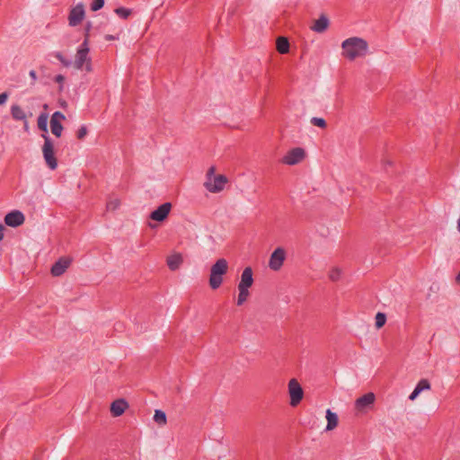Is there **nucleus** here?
<instances>
[{
	"mask_svg": "<svg viewBox=\"0 0 460 460\" xmlns=\"http://www.w3.org/2000/svg\"><path fill=\"white\" fill-rule=\"evenodd\" d=\"M342 57L348 60H355L366 56L368 50L367 42L359 37H351L341 43Z\"/></svg>",
	"mask_w": 460,
	"mask_h": 460,
	"instance_id": "1",
	"label": "nucleus"
},
{
	"mask_svg": "<svg viewBox=\"0 0 460 460\" xmlns=\"http://www.w3.org/2000/svg\"><path fill=\"white\" fill-rule=\"evenodd\" d=\"M216 166H210L205 174L204 188L210 193L217 194L225 190L229 182L228 178L221 173H216Z\"/></svg>",
	"mask_w": 460,
	"mask_h": 460,
	"instance_id": "2",
	"label": "nucleus"
},
{
	"mask_svg": "<svg viewBox=\"0 0 460 460\" xmlns=\"http://www.w3.org/2000/svg\"><path fill=\"white\" fill-rule=\"evenodd\" d=\"M90 49L87 44V39H84V42L77 49L75 55L74 61L71 65L76 70H85L87 73L93 71L92 59L89 56Z\"/></svg>",
	"mask_w": 460,
	"mask_h": 460,
	"instance_id": "3",
	"label": "nucleus"
},
{
	"mask_svg": "<svg viewBox=\"0 0 460 460\" xmlns=\"http://www.w3.org/2000/svg\"><path fill=\"white\" fill-rule=\"evenodd\" d=\"M228 270V262L226 259H218L210 269L209 286L212 289H217L223 283V276Z\"/></svg>",
	"mask_w": 460,
	"mask_h": 460,
	"instance_id": "4",
	"label": "nucleus"
},
{
	"mask_svg": "<svg viewBox=\"0 0 460 460\" xmlns=\"http://www.w3.org/2000/svg\"><path fill=\"white\" fill-rule=\"evenodd\" d=\"M42 137L44 138V145L42 146V155L44 160L49 169L55 170L58 167V162L55 157L54 143L45 134L42 135Z\"/></svg>",
	"mask_w": 460,
	"mask_h": 460,
	"instance_id": "5",
	"label": "nucleus"
},
{
	"mask_svg": "<svg viewBox=\"0 0 460 460\" xmlns=\"http://www.w3.org/2000/svg\"><path fill=\"white\" fill-rule=\"evenodd\" d=\"M376 395L374 393H367L358 397L354 403V409L358 414L367 413L374 407Z\"/></svg>",
	"mask_w": 460,
	"mask_h": 460,
	"instance_id": "6",
	"label": "nucleus"
},
{
	"mask_svg": "<svg viewBox=\"0 0 460 460\" xmlns=\"http://www.w3.org/2000/svg\"><path fill=\"white\" fill-rule=\"evenodd\" d=\"M287 258V252L283 247H277L270 256L269 268L273 271H279Z\"/></svg>",
	"mask_w": 460,
	"mask_h": 460,
	"instance_id": "7",
	"label": "nucleus"
},
{
	"mask_svg": "<svg viewBox=\"0 0 460 460\" xmlns=\"http://www.w3.org/2000/svg\"><path fill=\"white\" fill-rule=\"evenodd\" d=\"M288 394L290 396V405L293 407L296 406L304 397V391L298 381L295 378L288 382Z\"/></svg>",
	"mask_w": 460,
	"mask_h": 460,
	"instance_id": "8",
	"label": "nucleus"
},
{
	"mask_svg": "<svg viewBox=\"0 0 460 460\" xmlns=\"http://www.w3.org/2000/svg\"><path fill=\"white\" fill-rule=\"evenodd\" d=\"M305 157V151L301 147H295L283 156L281 162L288 165H295L301 163Z\"/></svg>",
	"mask_w": 460,
	"mask_h": 460,
	"instance_id": "9",
	"label": "nucleus"
},
{
	"mask_svg": "<svg viewBox=\"0 0 460 460\" xmlns=\"http://www.w3.org/2000/svg\"><path fill=\"white\" fill-rule=\"evenodd\" d=\"M171 210L172 204L170 202L164 203L150 214L149 218L155 222H163L167 218Z\"/></svg>",
	"mask_w": 460,
	"mask_h": 460,
	"instance_id": "10",
	"label": "nucleus"
},
{
	"mask_svg": "<svg viewBox=\"0 0 460 460\" xmlns=\"http://www.w3.org/2000/svg\"><path fill=\"white\" fill-rule=\"evenodd\" d=\"M84 8L82 4H78L75 5L69 13L68 16V23L70 26L74 27L78 25L84 18Z\"/></svg>",
	"mask_w": 460,
	"mask_h": 460,
	"instance_id": "11",
	"label": "nucleus"
},
{
	"mask_svg": "<svg viewBox=\"0 0 460 460\" xmlns=\"http://www.w3.org/2000/svg\"><path fill=\"white\" fill-rule=\"evenodd\" d=\"M24 220V215L19 210H13L4 217V223L11 227L22 226Z\"/></svg>",
	"mask_w": 460,
	"mask_h": 460,
	"instance_id": "12",
	"label": "nucleus"
},
{
	"mask_svg": "<svg viewBox=\"0 0 460 460\" xmlns=\"http://www.w3.org/2000/svg\"><path fill=\"white\" fill-rule=\"evenodd\" d=\"M71 264V259L67 257L60 258L51 268V274L55 277L61 276Z\"/></svg>",
	"mask_w": 460,
	"mask_h": 460,
	"instance_id": "13",
	"label": "nucleus"
},
{
	"mask_svg": "<svg viewBox=\"0 0 460 460\" xmlns=\"http://www.w3.org/2000/svg\"><path fill=\"white\" fill-rule=\"evenodd\" d=\"M253 284L252 270L250 267L245 268L241 275L238 288L249 289Z\"/></svg>",
	"mask_w": 460,
	"mask_h": 460,
	"instance_id": "14",
	"label": "nucleus"
},
{
	"mask_svg": "<svg viewBox=\"0 0 460 460\" xmlns=\"http://www.w3.org/2000/svg\"><path fill=\"white\" fill-rule=\"evenodd\" d=\"M128 408V403L124 399L115 400L111 405V412L114 417L122 415Z\"/></svg>",
	"mask_w": 460,
	"mask_h": 460,
	"instance_id": "15",
	"label": "nucleus"
},
{
	"mask_svg": "<svg viewBox=\"0 0 460 460\" xmlns=\"http://www.w3.org/2000/svg\"><path fill=\"white\" fill-rule=\"evenodd\" d=\"M430 383L428 379H421L418 382L412 393L409 395L411 401H415L420 394L423 391L430 390Z\"/></svg>",
	"mask_w": 460,
	"mask_h": 460,
	"instance_id": "16",
	"label": "nucleus"
},
{
	"mask_svg": "<svg viewBox=\"0 0 460 460\" xmlns=\"http://www.w3.org/2000/svg\"><path fill=\"white\" fill-rule=\"evenodd\" d=\"M325 418L327 420V425L325 428L326 431H332L335 429L339 425V417L336 412L332 411L330 409L326 410Z\"/></svg>",
	"mask_w": 460,
	"mask_h": 460,
	"instance_id": "17",
	"label": "nucleus"
},
{
	"mask_svg": "<svg viewBox=\"0 0 460 460\" xmlns=\"http://www.w3.org/2000/svg\"><path fill=\"white\" fill-rule=\"evenodd\" d=\"M329 27V20L325 15H321V17L314 22V24L311 26V30L315 32L322 33L327 30Z\"/></svg>",
	"mask_w": 460,
	"mask_h": 460,
	"instance_id": "18",
	"label": "nucleus"
},
{
	"mask_svg": "<svg viewBox=\"0 0 460 460\" xmlns=\"http://www.w3.org/2000/svg\"><path fill=\"white\" fill-rule=\"evenodd\" d=\"M277 49L281 54H286L289 50V42L285 37H279L277 39Z\"/></svg>",
	"mask_w": 460,
	"mask_h": 460,
	"instance_id": "19",
	"label": "nucleus"
},
{
	"mask_svg": "<svg viewBox=\"0 0 460 460\" xmlns=\"http://www.w3.org/2000/svg\"><path fill=\"white\" fill-rule=\"evenodd\" d=\"M11 114L16 120H25L26 114L19 105H13L11 107Z\"/></svg>",
	"mask_w": 460,
	"mask_h": 460,
	"instance_id": "20",
	"label": "nucleus"
},
{
	"mask_svg": "<svg viewBox=\"0 0 460 460\" xmlns=\"http://www.w3.org/2000/svg\"><path fill=\"white\" fill-rule=\"evenodd\" d=\"M154 420L159 426H164L167 421L166 414L161 410H155L154 415Z\"/></svg>",
	"mask_w": 460,
	"mask_h": 460,
	"instance_id": "21",
	"label": "nucleus"
},
{
	"mask_svg": "<svg viewBox=\"0 0 460 460\" xmlns=\"http://www.w3.org/2000/svg\"><path fill=\"white\" fill-rule=\"evenodd\" d=\"M48 114L42 113L38 118V127L40 130L47 132L48 131Z\"/></svg>",
	"mask_w": 460,
	"mask_h": 460,
	"instance_id": "22",
	"label": "nucleus"
},
{
	"mask_svg": "<svg viewBox=\"0 0 460 460\" xmlns=\"http://www.w3.org/2000/svg\"><path fill=\"white\" fill-rule=\"evenodd\" d=\"M50 128L52 134L57 137H61L63 131V126L58 121H50Z\"/></svg>",
	"mask_w": 460,
	"mask_h": 460,
	"instance_id": "23",
	"label": "nucleus"
},
{
	"mask_svg": "<svg viewBox=\"0 0 460 460\" xmlns=\"http://www.w3.org/2000/svg\"><path fill=\"white\" fill-rule=\"evenodd\" d=\"M239 294L237 297V305H242L249 297V289L238 288Z\"/></svg>",
	"mask_w": 460,
	"mask_h": 460,
	"instance_id": "24",
	"label": "nucleus"
},
{
	"mask_svg": "<svg viewBox=\"0 0 460 460\" xmlns=\"http://www.w3.org/2000/svg\"><path fill=\"white\" fill-rule=\"evenodd\" d=\"M386 323V316L384 313H377L375 317V325L376 329L382 328Z\"/></svg>",
	"mask_w": 460,
	"mask_h": 460,
	"instance_id": "25",
	"label": "nucleus"
},
{
	"mask_svg": "<svg viewBox=\"0 0 460 460\" xmlns=\"http://www.w3.org/2000/svg\"><path fill=\"white\" fill-rule=\"evenodd\" d=\"M120 206V200L119 199H110L106 204V208L109 211H115Z\"/></svg>",
	"mask_w": 460,
	"mask_h": 460,
	"instance_id": "26",
	"label": "nucleus"
},
{
	"mask_svg": "<svg viewBox=\"0 0 460 460\" xmlns=\"http://www.w3.org/2000/svg\"><path fill=\"white\" fill-rule=\"evenodd\" d=\"M341 276V270L339 268H333L329 272V278L332 281H337L340 279Z\"/></svg>",
	"mask_w": 460,
	"mask_h": 460,
	"instance_id": "27",
	"label": "nucleus"
},
{
	"mask_svg": "<svg viewBox=\"0 0 460 460\" xmlns=\"http://www.w3.org/2000/svg\"><path fill=\"white\" fill-rule=\"evenodd\" d=\"M311 123L314 126L324 128H326V121L323 118L314 117L311 119Z\"/></svg>",
	"mask_w": 460,
	"mask_h": 460,
	"instance_id": "28",
	"label": "nucleus"
},
{
	"mask_svg": "<svg viewBox=\"0 0 460 460\" xmlns=\"http://www.w3.org/2000/svg\"><path fill=\"white\" fill-rule=\"evenodd\" d=\"M65 119L66 116L62 112L56 111L53 113L50 121H58L59 123H61V121Z\"/></svg>",
	"mask_w": 460,
	"mask_h": 460,
	"instance_id": "29",
	"label": "nucleus"
},
{
	"mask_svg": "<svg viewBox=\"0 0 460 460\" xmlns=\"http://www.w3.org/2000/svg\"><path fill=\"white\" fill-rule=\"evenodd\" d=\"M183 255L180 252H174V269L183 263Z\"/></svg>",
	"mask_w": 460,
	"mask_h": 460,
	"instance_id": "30",
	"label": "nucleus"
},
{
	"mask_svg": "<svg viewBox=\"0 0 460 460\" xmlns=\"http://www.w3.org/2000/svg\"><path fill=\"white\" fill-rule=\"evenodd\" d=\"M87 134H88V130L85 126H82L76 132V136H77L78 139H84Z\"/></svg>",
	"mask_w": 460,
	"mask_h": 460,
	"instance_id": "31",
	"label": "nucleus"
},
{
	"mask_svg": "<svg viewBox=\"0 0 460 460\" xmlns=\"http://www.w3.org/2000/svg\"><path fill=\"white\" fill-rule=\"evenodd\" d=\"M104 4V0H94V2L92 4V10L93 11H98L101 9Z\"/></svg>",
	"mask_w": 460,
	"mask_h": 460,
	"instance_id": "32",
	"label": "nucleus"
},
{
	"mask_svg": "<svg viewBox=\"0 0 460 460\" xmlns=\"http://www.w3.org/2000/svg\"><path fill=\"white\" fill-rule=\"evenodd\" d=\"M115 12H116V13H118L119 15H120L123 18H127L130 13L129 10L122 8V7L117 8L115 10Z\"/></svg>",
	"mask_w": 460,
	"mask_h": 460,
	"instance_id": "33",
	"label": "nucleus"
},
{
	"mask_svg": "<svg viewBox=\"0 0 460 460\" xmlns=\"http://www.w3.org/2000/svg\"><path fill=\"white\" fill-rule=\"evenodd\" d=\"M57 58L66 66H68L71 65V62L66 60L61 54H57Z\"/></svg>",
	"mask_w": 460,
	"mask_h": 460,
	"instance_id": "34",
	"label": "nucleus"
},
{
	"mask_svg": "<svg viewBox=\"0 0 460 460\" xmlns=\"http://www.w3.org/2000/svg\"><path fill=\"white\" fill-rule=\"evenodd\" d=\"M8 99V94L6 93H2L0 94V105L5 103Z\"/></svg>",
	"mask_w": 460,
	"mask_h": 460,
	"instance_id": "35",
	"label": "nucleus"
},
{
	"mask_svg": "<svg viewBox=\"0 0 460 460\" xmlns=\"http://www.w3.org/2000/svg\"><path fill=\"white\" fill-rule=\"evenodd\" d=\"M90 29H91V23L89 22V23L86 25V28H85V36H84V39H87V43L89 42V31H90Z\"/></svg>",
	"mask_w": 460,
	"mask_h": 460,
	"instance_id": "36",
	"label": "nucleus"
},
{
	"mask_svg": "<svg viewBox=\"0 0 460 460\" xmlns=\"http://www.w3.org/2000/svg\"><path fill=\"white\" fill-rule=\"evenodd\" d=\"M4 226L2 224H0V241H2L4 238Z\"/></svg>",
	"mask_w": 460,
	"mask_h": 460,
	"instance_id": "37",
	"label": "nucleus"
},
{
	"mask_svg": "<svg viewBox=\"0 0 460 460\" xmlns=\"http://www.w3.org/2000/svg\"><path fill=\"white\" fill-rule=\"evenodd\" d=\"M55 80L58 83H62L65 80V77L63 75H58L56 76Z\"/></svg>",
	"mask_w": 460,
	"mask_h": 460,
	"instance_id": "38",
	"label": "nucleus"
},
{
	"mask_svg": "<svg viewBox=\"0 0 460 460\" xmlns=\"http://www.w3.org/2000/svg\"><path fill=\"white\" fill-rule=\"evenodd\" d=\"M167 264L170 268H172V258H171V257L167 258Z\"/></svg>",
	"mask_w": 460,
	"mask_h": 460,
	"instance_id": "39",
	"label": "nucleus"
},
{
	"mask_svg": "<svg viewBox=\"0 0 460 460\" xmlns=\"http://www.w3.org/2000/svg\"><path fill=\"white\" fill-rule=\"evenodd\" d=\"M30 76L32 79H36V72L34 70L30 71Z\"/></svg>",
	"mask_w": 460,
	"mask_h": 460,
	"instance_id": "40",
	"label": "nucleus"
},
{
	"mask_svg": "<svg viewBox=\"0 0 460 460\" xmlns=\"http://www.w3.org/2000/svg\"><path fill=\"white\" fill-rule=\"evenodd\" d=\"M456 283L457 285H460V272H459V273L456 275Z\"/></svg>",
	"mask_w": 460,
	"mask_h": 460,
	"instance_id": "41",
	"label": "nucleus"
},
{
	"mask_svg": "<svg viewBox=\"0 0 460 460\" xmlns=\"http://www.w3.org/2000/svg\"><path fill=\"white\" fill-rule=\"evenodd\" d=\"M148 226H149V227H151V228H155V227L157 226V225H156V224H155V223H151V222H149V223H148Z\"/></svg>",
	"mask_w": 460,
	"mask_h": 460,
	"instance_id": "42",
	"label": "nucleus"
},
{
	"mask_svg": "<svg viewBox=\"0 0 460 460\" xmlns=\"http://www.w3.org/2000/svg\"><path fill=\"white\" fill-rule=\"evenodd\" d=\"M114 39H115V38H114L112 35H107V36H106V40H114Z\"/></svg>",
	"mask_w": 460,
	"mask_h": 460,
	"instance_id": "43",
	"label": "nucleus"
},
{
	"mask_svg": "<svg viewBox=\"0 0 460 460\" xmlns=\"http://www.w3.org/2000/svg\"><path fill=\"white\" fill-rule=\"evenodd\" d=\"M457 230L460 233V217L459 219L457 220Z\"/></svg>",
	"mask_w": 460,
	"mask_h": 460,
	"instance_id": "44",
	"label": "nucleus"
},
{
	"mask_svg": "<svg viewBox=\"0 0 460 460\" xmlns=\"http://www.w3.org/2000/svg\"><path fill=\"white\" fill-rule=\"evenodd\" d=\"M24 121H26V119H25ZM28 128L27 122H25V128Z\"/></svg>",
	"mask_w": 460,
	"mask_h": 460,
	"instance_id": "45",
	"label": "nucleus"
}]
</instances>
